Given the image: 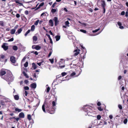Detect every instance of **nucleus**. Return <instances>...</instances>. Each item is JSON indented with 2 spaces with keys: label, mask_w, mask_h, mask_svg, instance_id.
<instances>
[{
  "label": "nucleus",
  "mask_w": 128,
  "mask_h": 128,
  "mask_svg": "<svg viewBox=\"0 0 128 128\" xmlns=\"http://www.w3.org/2000/svg\"><path fill=\"white\" fill-rule=\"evenodd\" d=\"M51 104V103H47L44 102L42 106V109L44 113H46L45 107L46 108V112L51 114H54L55 112V109L53 108L52 107V108H50V105Z\"/></svg>",
  "instance_id": "f257e3e1"
},
{
  "label": "nucleus",
  "mask_w": 128,
  "mask_h": 128,
  "mask_svg": "<svg viewBox=\"0 0 128 128\" xmlns=\"http://www.w3.org/2000/svg\"><path fill=\"white\" fill-rule=\"evenodd\" d=\"M14 78L10 70H7L6 74L4 76L3 78L7 82L10 84L14 80Z\"/></svg>",
  "instance_id": "f03ea898"
},
{
  "label": "nucleus",
  "mask_w": 128,
  "mask_h": 128,
  "mask_svg": "<svg viewBox=\"0 0 128 128\" xmlns=\"http://www.w3.org/2000/svg\"><path fill=\"white\" fill-rule=\"evenodd\" d=\"M84 110L86 112L87 114L89 116H92V107L88 106H84L83 108Z\"/></svg>",
  "instance_id": "7ed1b4c3"
},
{
  "label": "nucleus",
  "mask_w": 128,
  "mask_h": 128,
  "mask_svg": "<svg viewBox=\"0 0 128 128\" xmlns=\"http://www.w3.org/2000/svg\"><path fill=\"white\" fill-rule=\"evenodd\" d=\"M8 70H6L4 68H2L0 70V76L2 78H3V76L6 74V71Z\"/></svg>",
  "instance_id": "20e7f679"
},
{
  "label": "nucleus",
  "mask_w": 128,
  "mask_h": 128,
  "mask_svg": "<svg viewBox=\"0 0 128 128\" xmlns=\"http://www.w3.org/2000/svg\"><path fill=\"white\" fill-rule=\"evenodd\" d=\"M24 61V58L22 59L21 64L22 71L23 74H24V64L23 63Z\"/></svg>",
  "instance_id": "39448f33"
},
{
  "label": "nucleus",
  "mask_w": 128,
  "mask_h": 128,
  "mask_svg": "<svg viewBox=\"0 0 128 128\" xmlns=\"http://www.w3.org/2000/svg\"><path fill=\"white\" fill-rule=\"evenodd\" d=\"M85 58V55L84 54H82L80 55L79 60L80 62L82 61V60H84Z\"/></svg>",
  "instance_id": "423d86ee"
},
{
  "label": "nucleus",
  "mask_w": 128,
  "mask_h": 128,
  "mask_svg": "<svg viewBox=\"0 0 128 128\" xmlns=\"http://www.w3.org/2000/svg\"><path fill=\"white\" fill-rule=\"evenodd\" d=\"M80 51V50L77 47L76 49H75L74 51V56H77L79 54Z\"/></svg>",
  "instance_id": "0eeeda50"
},
{
  "label": "nucleus",
  "mask_w": 128,
  "mask_h": 128,
  "mask_svg": "<svg viewBox=\"0 0 128 128\" xmlns=\"http://www.w3.org/2000/svg\"><path fill=\"white\" fill-rule=\"evenodd\" d=\"M53 20L55 22V26H57L59 22V21L58 20V18L56 17H55L54 18Z\"/></svg>",
  "instance_id": "6e6552de"
},
{
  "label": "nucleus",
  "mask_w": 128,
  "mask_h": 128,
  "mask_svg": "<svg viewBox=\"0 0 128 128\" xmlns=\"http://www.w3.org/2000/svg\"><path fill=\"white\" fill-rule=\"evenodd\" d=\"M10 60L12 63H15L16 62V58L14 56H11L10 58Z\"/></svg>",
  "instance_id": "1a4fd4ad"
},
{
  "label": "nucleus",
  "mask_w": 128,
  "mask_h": 128,
  "mask_svg": "<svg viewBox=\"0 0 128 128\" xmlns=\"http://www.w3.org/2000/svg\"><path fill=\"white\" fill-rule=\"evenodd\" d=\"M6 44V43H4L3 44V45L2 46V47L3 48L4 50L6 51L8 48V46H6L5 44Z\"/></svg>",
  "instance_id": "9d476101"
},
{
  "label": "nucleus",
  "mask_w": 128,
  "mask_h": 128,
  "mask_svg": "<svg viewBox=\"0 0 128 128\" xmlns=\"http://www.w3.org/2000/svg\"><path fill=\"white\" fill-rule=\"evenodd\" d=\"M59 67L60 68H62L65 67L64 63L62 62H60L59 63Z\"/></svg>",
  "instance_id": "9b49d317"
},
{
  "label": "nucleus",
  "mask_w": 128,
  "mask_h": 128,
  "mask_svg": "<svg viewBox=\"0 0 128 128\" xmlns=\"http://www.w3.org/2000/svg\"><path fill=\"white\" fill-rule=\"evenodd\" d=\"M101 6L102 7H105L106 4L104 0H102L101 1Z\"/></svg>",
  "instance_id": "f8f14e48"
},
{
  "label": "nucleus",
  "mask_w": 128,
  "mask_h": 128,
  "mask_svg": "<svg viewBox=\"0 0 128 128\" xmlns=\"http://www.w3.org/2000/svg\"><path fill=\"white\" fill-rule=\"evenodd\" d=\"M30 86L32 88H35L36 87V83H33L31 84Z\"/></svg>",
  "instance_id": "ddd939ff"
},
{
  "label": "nucleus",
  "mask_w": 128,
  "mask_h": 128,
  "mask_svg": "<svg viewBox=\"0 0 128 128\" xmlns=\"http://www.w3.org/2000/svg\"><path fill=\"white\" fill-rule=\"evenodd\" d=\"M46 35L48 37V38H49V40H50V43L51 44H53L52 41V40L51 39V38H50V36L49 34H46Z\"/></svg>",
  "instance_id": "4468645a"
},
{
  "label": "nucleus",
  "mask_w": 128,
  "mask_h": 128,
  "mask_svg": "<svg viewBox=\"0 0 128 128\" xmlns=\"http://www.w3.org/2000/svg\"><path fill=\"white\" fill-rule=\"evenodd\" d=\"M49 25L51 26H54V23L52 20H50L49 22Z\"/></svg>",
  "instance_id": "2eb2a0df"
},
{
  "label": "nucleus",
  "mask_w": 128,
  "mask_h": 128,
  "mask_svg": "<svg viewBox=\"0 0 128 128\" xmlns=\"http://www.w3.org/2000/svg\"><path fill=\"white\" fill-rule=\"evenodd\" d=\"M44 2H42L39 5V6L35 10H36L38 9H39L40 7L41 6H44Z\"/></svg>",
  "instance_id": "dca6fc26"
},
{
  "label": "nucleus",
  "mask_w": 128,
  "mask_h": 128,
  "mask_svg": "<svg viewBox=\"0 0 128 128\" xmlns=\"http://www.w3.org/2000/svg\"><path fill=\"white\" fill-rule=\"evenodd\" d=\"M4 22L3 21H0V26L1 27L4 26Z\"/></svg>",
  "instance_id": "f3484780"
},
{
  "label": "nucleus",
  "mask_w": 128,
  "mask_h": 128,
  "mask_svg": "<svg viewBox=\"0 0 128 128\" xmlns=\"http://www.w3.org/2000/svg\"><path fill=\"white\" fill-rule=\"evenodd\" d=\"M22 30L21 28H20L19 29H18L17 31V32L16 33V35H17L18 34H19L20 33L21 31H22Z\"/></svg>",
  "instance_id": "a211bd4d"
},
{
  "label": "nucleus",
  "mask_w": 128,
  "mask_h": 128,
  "mask_svg": "<svg viewBox=\"0 0 128 128\" xmlns=\"http://www.w3.org/2000/svg\"><path fill=\"white\" fill-rule=\"evenodd\" d=\"M19 116L20 118H23L24 117V114L22 112H21L19 114Z\"/></svg>",
  "instance_id": "6ab92c4d"
},
{
  "label": "nucleus",
  "mask_w": 128,
  "mask_h": 128,
  "mask_svg": "<svg viewBox=\"0 0 128 128\" xmlns=\"http://www.w3.org/2000/svg\"><path fill=\"white\" fill-rule=\"evenodd\" d=\"M35 49L37 50H40L41 48V47L40 46L38 45L36 46L35 47Z\"/></svg>",
  "instance_id": "aec40b11"
},
{
  "label": "nucleus",
  "mask_w": 128,
  "mask_h": 128,
  "mask_svg": "<svg viewBox=\"0 0 128 128\" xmlns=\"http://www.w3.org/2000/svg\"><path fill=\"white\" fill-rule=\"evenodd\" d=\"M32 68H33L34 70L36 69L37 68L36 65V64L34 62L32 64Z\"/></svg>",
  "instance_id": "412c9836"
},
{
  "label": "nucleus",
  "mask_w": 128,
  "mask_h": 128,
  "mask_svg": "<svg viewBox=\"0 0 128 128\" xmlns=\"http://www.w3.org/2000/svg\"><path fill=\"white\" fill-rule=\"evenodd\" d=\"M55 38L56 41H58L60 38V36L57 35L55 36Z\"/></svg>",
  "instance_id": "4be33fe9"
},
{
  "label": "nucleus",
  "mask_w": 128,
  "mask_h": 128,
  "mask_svg": "<svg viewBox=\"0 0 128 128\" xmlns=\"http://www.w3.org/2000/svg\"><path fill=\"white\" fill-rule=\"evenodd\" d=\"M16 32V30L15 29H12L11 30L10 33L11 34H14Z\"/></svg>",
  "instance_id": "5701e85b"
},
{
  "label": "nucleus",
  "mask_w": 128,
  "mask_h": 128,
  "mask_svg": "<svg viewBox=\"0 0 128 128\" xmlns=\"http://www.w3.org/2000/svg\"><path fill=\"white\" fill-rule=\"evenodd\" d=\"M14 99L16 100H18L19 98L18 96L17 95H16L14 96Z\"/></svg>",
  "instance_id": "b1692460"
},
{
  "label": "nucleus",
  "mask_w": 128,
  "mask_h": 128,
  "mask_svg": "<svg viewBox=\"0 0 128 128\" xmlns=\"http://www.w3.org/2000/svg\"><path fill=\"white\" fill-rule=\"evenodd\" d=\"M35 27V26L34 25H32L31 27V30L32 31H34V30Z\"/></svg>",
  "instance_id": "393cba45"
},
{
  "label": "nucleus",
  "mask_w": 128,
  "mask_h": 128,
  "mask_svg": "<svg viewBox=\"0 0 128 128\" xmlns=\"http://www.w3.org/2000/svg\"><path fill=\"white\" fill-rule=\"evenodd\" d=\"M5 57V56L4 55L2 54L1 55H0V60L1 61V59H3L4 58V57Z\"/></svg>",
  "instance_id": "a878e982"
},
{
  "label": "nucleus",
  "mask_w": 128,
  "mask_h": 128,
  "mask_svg": "<svg viewBox=\"0 0 128 128\" xmlns=\"http://www.w3.org/2000/svg\"><path fill=\"white\" fill-rule=\"evenodd\" d=\"M65 25L68 26H69V24H70L68 20H67L65 22Z\"/></svg>",
  "instance_id": "bb28decb"
},
{
  "label": "nucleus",
  "mask_w": 128,
  "mask_h": 128,
  "mask_svg": "<svg viewBox=\"0 0 128 128\" xmlns=\"http://www.w3.org/2000/svg\"><path fill=\"white\" fill-rule=\"evenodd\" d=\"M33 40L34 41L36 42L37 40V38L36 36H34L33 38Z\"/></svg>",
  "instance_id": "cd10ccee"
},
{
  "label": "nucleus",
  "mask_w": 128,
  "mask_h": 128,
  "mask_svg": "<svg viewBox=\"0 0 128 128\" xmlns=\"http://www.w3.org/2000/svg\"><path fill=\"white\" fill-rule=\"evenodd\" d=\"M13 49L14 50H16L18 49V47L16 46H14L13 47Z\"/></svg>",
  "instance_id": "c85d7f7f"
},
{
  "label": "nucleus",
  "mask_w": 128,
  "mask_h": 128,
  "mask_svg": "<svg viewBox=\"0 0 128 128\" xmlns=\"http://www.w3.org/2000/svg\"><path fill=\"white\" fill-rule=\"evenodd\" d=\"M15 110L16 112H20L22 111V110L21 109H19L18 108H16L15 109Z\"/></svg>",
  "instance_id": "c756f323"
},
{
  "label": "nucleus",
  "mask_w": 128,
  "mask_h": 128,
  "mask_svg": "<svg viewBox=\"0 0 128 128\" xmlns=\"http://www.w3.org/2000/svg\"><path fill=\"white\" fill-rule=\"evenodd\" d=\"M31 116L30 115L28 114V118L29 120H30L31 119Z\"/></svg>",
  "instance_id": "7c9ffc66"
},
{
  "label": "nucleus",
  "mask_w": 128,
  "mask_h": 128,
  "mask_svg": "<svg viewBox=\"0 0 128 128\" xmlns=\"http://www.w3.org/2000/svg\"><path fill=\"white\" fill-rule=\"evenodd\" d=\"M80 30L81 32L84 33H86V30L80 29Z\"/></svg>",
  "instance_id": "2f4dec72"
},
{
  "label": "nucleus",
  "mask_w": 128,
  "mask_h": 128,
  "mask_svg": "<svg viewBox=\"0 0 128 128\" xmlns=\"http://www.w3.org/2000/svg\"><path fill=\"white\" fill-rule=\"evenodd\" d=\"M56 11V9H52L51 10V12L53 14H54Z\"/></svg>",
  "instance_id": "473e14b6"
},
{
  "label": "nucleus",
  "mask_w": 128,
  "mask_h": 128,
  "mask_svg": "<svg viewBox=\"0 0 128 128\" xmlns=\"http://www.w3.org/2000/svg\"><path fill=\"white\" fill-rule=\"evenodd\" d=\"M30 30H28L27 31V32L26 33L24 34V36H27V35L30 32Z\"/></svg>",
  "instance_id": "72a5a7b5"
},
{
  "label": "nucleus",
  "mask_w": 128,
  "mask_h": 128,
  "mask_svg": "<svg viewBox=\"0 0 128 128\" xmlns=\"http://www.w3.org/2000/svg\"><path fill=\"white\" fill-rule=\"evenodd\" d=\"M101 117V116L100 115H98L97 116V118L98 120H99L100 119Z\"/></svg>",
  "instance_id": "f704fd0d"
},
{
  "label": "nucleus",
  "mask_w": 128,
  "mask_h": 128,
  "mask_svg": "<svg viewBox=\"0 0 128 128\" xmlns=\"http://www.w3.org/2000/svg\"><path fill=\"white\" fill-rule=\"evenodd\" d=\"M39 20H37L36 22H35L34 23V24L36 25V26H37V25H38V24L39 22Z\"/></svg>",
  "instance_id": "c9c22d12"
},
{
  "label": "nucleus",
  "mask_w": 128,
  "mask_h": 128,
  "mask_svg": "<svg viewBox=\"0 0 128 128\" xmlns=\"http://www.w3.org/2000/svg\"><path fill=\"white\" fill-rule=\"evenodd\" d=\"M98 110L100 111H102L103 110V109L101 108L100 106H99L98 107Z\"/></svg>",
  "instance_id": "e433bc0d"
},
{
  "label": "nucleus",
  "mask_w": 128,
  "mask_h": 128,
  "mask_svg": "<svg viewBox=\"0 0 128 128\" xmlns=\"http://www.w3.org/2000/svg\"><path fill=\"white\" fill-rule=\"evenodd\" d=\"M28 62H26L24 64V67H26L28 66Z\"/></svg>",
  "instance_id": "4c0bfd02"
},
{
  "label": "nucleus",
  "mask_w": 128,
  "mask_h": 128,
  "mask_svg": "<svg viewBox=\"0 0 128 128\" xmlns=\"http://www.w3.org/2000/svg\"><path fill=\"white\" fill-rule=\"evenodd\" d=\"M128 120L127 118H125L124 121V124H126L127 123Z\"/></svg>",
  "instance_id": "58836bf2"
},
{
  "label": "nucleus",
  "mask_w": 128,
  "mask_h": 128,
  "mask_svg": "<svg viewBox=\"0 0 128 128\" xmlns=\"http://www.w3.org/2000/svg\"><path fill=\"white\" fill-rule=\"evenodd\" d=\"M67 74L66 72H62L61 74V75L62 76H64L65 75H66Z\"/></svg>",
  "instance_id": "ea45409f"
},
{
  "label": "nucleus",
  "mask_w": 128,
  "mask_h": 128,
  "mask_svg": "<svg viewBox=\"0 0 128 128\" xmlns=\"http://www.w3.org/2000/svg\"><path fill=\"white\" fill-rule=\"evenodd\" d=\"M100 28H98V29H96L95 30H93L92 32L93 33L96 32H97L98 31L100 30Z\"/></svg>",
  "instance_id": "a19ab883"
},
{
  "label": "nucleus",
  "mask_w": 128,
  "mask_h": 128,
  "mask_svg": "<svg viewBox=\"0 0 128 128\" xmlns=\"http://www.w3.org/2000/svg\"><path fill=\"white\" fill-rule=\"evenodd\" d=\"M118 108L121 110L122 109V106L120 104H118Z\"/></svg>",
  "instance_id": "79ce46f5"
},
{
  "label": "nucleus",
  "mask_w": 128,
  "mask_h": 128,
  "mask_svg": "<svg viewBox=\"0 0 128 128\" xmlns=\"http://www.w3.org/2000/svg\"><path fill=\"white\" fill-rule=\"evenodd\" d=\"M50 88L49 87H48L46 89V92H48L50 91Z\"/></svg>",
  "instance_id": "37998d69"
},
{
  "label": "nucleus",
  "mask_w": 128,
  "mask_h": 128,
  "mask_svg": "<svg viewBox=\"0 0 128 128\" xmlns=\"http://www.w3.org/2000/svg\"><path fill=\"white\" fill-rule=\"evenodd\" d=\"M0 104H1V105L4 106V102L2 100L0 102Z\"/></svg>",
  "instance_id": "c03bdc74"
},
{
  "label": "nucleus",
  "mask_w": 128,
  "mask_h": 128,
  "mask_svg": "<svg viewBox=\"0 0 128 128\" xmlns=\"http://www.w3.org/2000/svg\"><path fill=\"white\" fill-rule=\"evenodd\" d=\"M49 60L52 64L54 62V60L53 59H49Z\"/></svg>",
  "instance_id": "a18cd8bd"
},
{
  "label": "nucleus",
  "mask_w": 128,
  "mask_h": 128,
  "mask_svg": "<svg viewBox=\"0 0 128 128\" xmlns=\"http://www.w3.org/2000/svg\"><path fill=\"white\" fill-rule=\"evenodd\" d=\"M57 4V3L56 2H54L53 4H52V8H54V6H55L56 4Z\"/></svg>",
  "instance_id": "49530a36"
},
{
  "label": "nucleus",
  "mask_w": 128,
  "mask_h": 128,
  "mask_svg": "<svg viewBox=\"0 0 128 128\" xmlns=\"http://www.w3.org/2000/svg\"><path fill=\"white\" fill-rule=\"evenodd\" d=\"M29 89V88L28 86H24V90H28Z\"/></svg>",
  "instance_id": "de8ad7c7"
},
{
  "label": "nucleus",
  "mask_w": 128,
  "mask_h": 128,
  "mask_svg": "<svg viewBox=\"0 0 128 128\" xmlns=\"http://www.w3.org/2000/svg\"><path fill=\"white\" fill-rule=\"evenodd\" d=\"M52 106H54L56 105V103L54 101L52 102Z\"/></svg>",
  "instance_id": "09e8293b"
},
{
  "label": "nucleus",
  "mask_w": 128,
  "mask_h": 128,
  "mask_svg": "<svg viewBox=\"0 0 128 128\" xmlns=\"http://www.w3.org/2000/svg\"><path fill=\"white\" fill-rule=\"evenodd\" d=\"M76 74V73L74 72H73L71 74L70 76H74Z\"/></svg>",
  "instance_id": "8fccbe9b"
},
{
  "label": "nucleus",
  "mask_w": 128,
  "mask_h": 128,
  "mask_svg": "<svg viewBox=\"0 0 128 128\" xmlns=\"http://www.w3.org/2000/svg\"><path fill=\"white\" fill-rule=\"evenodd\" d=\"M14 40V38H11V39L9 40H8V42H11V41H13V40Z\"/></svg>",
  "instance_id": "3c124183"
},
{
  "label": "nucleus",
  "mask_w": 128,
  "mask_h": 128,
  "mask_svg": "<svg viewBox=\"0 0 128 128\" xmlns=\"http://www.w3.org/2000/svg\"><path fill=\"white\" fill-rule=\"evenodd\" d=\"M24 76L26 78H28L29 76L28 75L24 72Z\"/></svg>",
  "instance_id": "603ef678"
},
{
  "label": "nucleus",
  "mask_w": 128,
  "mask_h": 128,
  "mask_svg": "<svg viewBox=\"0 0 128 128\" xmlns=\"http://www.w3.org/2000/svg\"><path fill=\"white\" fill-rule=\"evenodd\" d=\"M42 62H40L38 63H37V64L39 66H40L41 64H42Z\"/></svg>",
  "instance_id": "864d4df0"
},
{
  "label": "nucleus",
  "mask_w": 128,
  "mask_h": 128,
  "mask_svg": "<svg viewBox=\"0 0 128 128\" xmlns=\"http://www.w3.org/2000/svg\"><path fill=\"white\" fill-rule=\"evenodd\" d=\"M125 12L124 11H123L121 12V14L122 15H124L125 14Z\"/></svg>",
  "instance_id": "5fc2aeb1"
},
{
  "label": "nucleus",
  "mask_w": 128,
  "mask_h": 128,
  "mask_svg": "<svg viewBox=\"0 0 128 128\" xmlns=\"http://www.w3.org/2000/svg\"><path fill=\"white\" fill-rule=\"evenodd\" d=\"M118 24L120 26L122 25L121 23L120 22H118Z\"/></svg>",
  "instance_id": "6e6d98bb"
},
{
  "label": "nucleus",
  "mask_w": 128,
  "mask_h": 128,
  "mask_svg": "<svg viewBox=\"0 0 128 128\" xmlns=\"http://www.w3.org/2000/svg\"><path fill=\"white\" fill-rule=\"evenodd\" d=\"M97 105L98 106H100L101 105V104L100 102H98L97 104Z\"/></svg>",
  "instance_id": "4d7b16f0"
},
{
  "label": "nucleus",
  "mask_w": 128,
  "mask_h": 128,
  "mask_svg": "<svg viewBox=\"0 0 128 128\" xmlns=\"http://www.w3.org/2000/svg\"><path fill=\"white\" fill-rule=\"evenodd\" d=\"M122 77L121 76H118V80H120L121 78H122Z\"/></svg>",
  "instance_id": "13d9d810"
},
{
  "label": "nucleus",
  "mask_w": 128,
  "mask_h": 128,
  "mask_svg": "<svg viewBox=\"0 0 128 128\" xmlns=\"http://www.w3.org/2000/svg\"><path fill=\"white\" fill-rule=\"evenodd\" d=\"M126 17H128V12H126Z\"/></svg>",
  "instance_id": "bf43d9fd"
},
{
  "label": "nucleus",
  "mask_w": 128,
  "mask_h": 128,
  "mask_svg": "<svg viewBox=\"0 0 128 128\" xmlns=\"http://www.w3.org/2000/svg\"><path fill=\"white\" fill-rule=\"evenodd\" d=\"M25 13L26 14L28 15V12L27 10H26L25 12Z\"/></svg>",
  "instance_id": "052dcab7"
},
{
  "label": "nucleus",
  "mask_w": 128,
  "mask_h": 128,
  "mask_svg": "<svg viewBox=\"0 0 128 128\" xmlns=\"http://www.w3.org/2000/svg\"><path fill=\"white\" fill-rule=\"evenodd\" d=\"M20 16L19 14H17L16 15V16L17 18H19L20 17Z\"/></svg>",
  "instance_id": "680f3d73"
},
{
  "label": "nucleus",
  "mask_w": 128,
  "mask_h": 128,
  "mask_svg": "<svg viewBox=\"0 0 128 128\" xmlns=\"http://www.w3.org/2000/svg\"><path fill=\"white\" fill-rule=\"evenodd\" d=\"M24 94L26 95V96H27L28 94V92L26 91H25L24 92Z\"/></svg>",
  "instance_id": "e2e57ef3"
},
{
  "label": "nucleus",
  "mask_w": 128,
  "mask_h": 128,
  "mask_svg": "<svg viewBox=\"0 0 128 128\" xmlns=\"http://www.w3.org/2000/svg\"><path fill=\"white\" fill-rule=\"evenodd\" d=\"M103 9V13H104L105 12V7H102Z\"/></svg>",
  "instance_id": "0e129e2a"
},
{
  "label": "nucleus",
  "mask_w": 128,
  "mask_h": 128,
  "mask_svg": "<svg viewBox=\"0 0 128 128\" xmlns=\"http://www.w3.org/2000/svg\"><path fill=\"white\" fill-rule=\"evenodd\" d=\"M46 15L45 14V13L43 12L41 14V16H45Z\"/></svg>",
  "instance_id": "69168bd1"
},
{
  "label": "nucleus",
  "mask_w": 128,
  "mask_h": 128,
  "mask_svg": "<svg viewBox=\"0 0 128 128\" xmlns=\"http://www.w3.org/2000/svg\"><path fill=\"white\" fill-rule=\"evenodd\" d=\"M52 53V51H50V52L49 53L48 55V56L49 57L50 56Z\"/></svg>",
  "instance_id": "338daca9"
},
{
  "label": "nucleus",
  "mask_w": 128,
  "mask_h": 128,
  "mask_svg": "<svg viewBox=\"0 0 128 128\" xmlns=\"http://www.w3.org/2000/svg\"><path fill=\"white\" fill-rule=\"evenodd\" d=\"M126 24L127 26H128V18L126 20Z\"/></svg>",
  "instance_id": "774afa93"
}]
</instances>
